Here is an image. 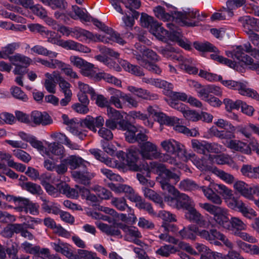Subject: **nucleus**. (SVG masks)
<instances>
[{
  "label": "nucleus",
  "mask_w": 259,
  "mask_h": 259,
  "mask_svg": "<svg viewBox=\"0 0 259 259\" xmlns=\"http://www.w3.org/2000/svg\"><path fill=\"white\" fill-rule=\"evenodd\" d=\"M230 249L234 247L233 243L222 233L216 230L211 229V244L221 246L222 243Z\"/></svg>",
  "instance_id": "ddd939ff"
},
{
  "label": "nucleus",
  "mask_w": 259,
  "mask_h": 259,
  "mask_svg": "<svg viewBox=\"0 0 259 259\" xmlns=\"http://www.w3.org/2000/svg\"><path fill=\"white\" fill-rule=\"evenodd\" d=\"M247 0H227L226 2V8H223L224 12L228 13L230 16L233 15V10L240 8L246 3Z\"/></svg>",
  "instance_id": "72a5a7b5"
},
{
  "label": "nucleus",
  "mask_w": 259,
  "mask_h": 259,
  "mask_svg": "<svg viewBox=\"0 0 259 259\" xmlns=\"http://www.w3.org/2000/svg\"><path fill=\"white\" fill-rule=\"evenodd\" d=\"M11 93L13 96L23 102H26L28 100L27 95L18 87H13L11 89Z\"/></svg>",
  "instance_id": "774afa93"
},
{
  "label": "nucleus",
  "mask_w": 259,
  "mask_h": 259,
  "mask_svg": "<svg viewBox=\"0 0 259 259\" xmlns=\"http://www.w3.org/2000/svg\"><path fill=\"white\" fill-rule=\"evenodd\" d=\"M211 162L221 165L227 164L233 169H238V166L233 159L229 155L225 154H211Z\"/></svg>",
  "instance_id": "f3484780"
},
{
  "label": "nucleus",
  "mask_w": 259,
  "mask_h": 259,
  "mask_svg": "<svg viewBox=\"0 0 259 259\" xmlns=\"http://www.w3.org/2000/svg\"><path fill=\"white\" fill-rule=\"evenodd\" d=\"M70 35L81 41L89 40L102 41L105 43L109 42L105 36H102L97 34L94 35L92 32L80 27H75L71 30Z\"/></svg>",
  "instance_id": "20e7f679"
},
{
  "label": "nucleus",
  "mask_w": 259,
  "mask_h": 259,
  "mask_svg": "<svg viewBox=\"0 0 259 259\" xmlns=\"http://www.w3.org/2000/svg\"><path fill=\"white\" fill-rule=\"evenodd\" d=\"M94 65L89 62L85 63V65L80 70L81 74L95 81H99L102 79V72L97 73L95 70Z\"/></svg>",
  "instance_id": "aec40b11"
},
{
  "label": "nucleus",
  "mask_w": 259,
  "mask_h": 259,
  "mask_svg": "<svg viewBox=\"0 0 259 259\" xmlns=\"http://www.w3.org/2000/svg\"><path fill=\"white\" fill-rule=\"evenodd\" d=\"M119 130L126 131L124 135L127 142L131 143H135L136 133L138 132V128L135 126L127 122Z\"/></svg>",
  "instance_id": "cd10ccee"
},
{
  "label": "nucleus",
  "mask_w": 259,
  "mask_h": 259,
  "mask_svg": "<svg viewBox=\"0 0 259 259\" xmlns=\"http://www.w3.org/2000/svg\"><path fill=\"white\" fill-rule=\"evenodd\" d=\"M152 168H156L157 172H159V178L158 179L160 186L163 190L167 191L168 193L174 196H178L179 209L184 208L188 210L193 206L191 200L185 194H180V192L175 187L169 183V180L172 179L175 184L177 183L180 180V174L175 173L166 168L165 165L162 163L152 162L151 163Z\"/></svg>",
  "instance_id": "f257e3e1"
},
{
  "label": "nucleus",
  "mask_w": 259,
  "mask_h": 259,
  "mask_svg": "<svg viewBox=\"0 0 259 259\" xmlns=\"http://www.w3.org/2000/svg\"><path fill=\"white\" fill-rule=\"evenodd\" d=\"M258 166L253 167L248 164H244L241 168V172L243 176L249 178L256 179Z\"/></svg>",
  "instance_id": "de8ad7c7"
},
{
  "label": "nucleus",
  "mask_w": 259,
  "mask_h": 259,
  "mask_svg": "<svg viewBox=\"0 0 259 259\" xmlns=\"http://www.w3.org/2000/svg\"><path fill=\"white\" fill-rule=\"evenodd\" d=\"M176 15L177 18L180 19L184 24L188 26H194V25L192 22H187V20H191L197 18L198 20H202L199 17L198 11H190L189 9L188 11H185L184 12H178Z\"/></svg>",
  "instance_id": "4be33fe9"
},
{
  "label": "nucleus",
  "mask_w": 259,
  "mask_h": 259,
  "mask_svg": "<svg viewBox=\"0 0 259 259\" xmlns=\"http://www.w3.org/2000/svg\"><path fill=\"white\" fill-rule=\"evenodd\" d=\"M31 120L35 125H47L51 124L53 120L50 116L46 112L34 111L31 113Z\"/></svg>",
  "instance_id": "dca6fc26"
},
{
  "label": "nucleus",
  "mask_w": 259,
  "mask_h": 259,
  "mask_svg": "<svg viewBox=\"0 0 259 259\" xmlns=\"http://www.w3.org/2000/svg\"><path fill=\"white\" fill-rule=\"evenodd\" d=\"M20 47V45L17 42H13L7 45L2 48L0 51V58L7 59L10 57V55L14 53L15 51Z\"/></svg>",
  "instance_id": "a18cd8bd"
},
{
  "label": "nucleus",
  "mask_w": 259,
  "mask_h": 259,
  "mask_svg": "<svg viewBox=\"0 0 259 259\" xmlns=\"http://www.w3.org/2000/svg\"><path fill=\"white\" fill-rule=\"evenodd\" d=\"M238 21L241 24L244 31L247 34L255 31H259V19L250 16L240 17Z\"/></svg>",
  "instance_id": "0eeeda50"
},
{
  "label": "nucleus",
  "mask_w": 259,
  "mask_h": 259,
  "mask_svg": "<svg viewBox=\"0 0 259 259\" xmlns=\"http://www.w3.org/2000/svg\"><path fill=\"white\" fill-rule=\"evenodd\" d=\"M119 64L126 71L135 75L141 76L144 75L142 69L139 66L133 65L128 61L122 59L119 60Z\"/></svg>",
  "instance_id": "a878e982"
},
{
  "label": "nucleus",
  "mask_w": 259,
  "mask_h": 259,
  "mask_svg": "<svg viewBox=\"0 0 259 259\" xmlns=\"http://www.w3.org/2000/svg\"><path fill=\"white\" fill-rule=\"evenodd\" d=\"M211 226L223 228L226 230L229 220L228 211L227 209L212 206L211 205Z\"/></svg>",
  "instance_id": "39448f33"
},
{
  "label": "nucleus",
  "mask_w": 259,
  "mask_h": 259,
  "mask_svg": "<svg viewBox=\"0 0 259 259\" xmlns=\"http://www.w3.org/2000/svg\"><path fill=\"white\" fill-rule=\"evenodd\" d=\"M255 128H258L253 124L249 123L245 126H240L238 128V132L242 134L246 138H250L252 135V131L256 134V130Z\"/></svg>",
  "instance_id": "052dcab7"
},
{
  "label": "nucleus",
  "mask_w": 259,
  "mask_h": 259,
  "mask_svg": "<svg viewBox=\"0 0 259 259\" xmlns=\"http://www.w3.org/2000/svg\"><path fill=\"white\" fill-rule=\"evenodd\" d=\"M211 192L221 195L225 198L226 196L233 195L232 191L227 186L222 184H216L211 182Z\"/></svg>",
  "instance_id": "e433bc0d"
},
{
  "label": "nucleus",
  "mask_w": 259,
  "mask_h": 259,
  "mask_svg": "<svg viewBox=\"0 0 259 259\" xmlns=\"http://www.w3.org/2000/svg\"><path fill=\"white\" fill-rule=\"evenodd\" d=\"M191 147L195 152L203 154L208 160H210V144L208 142L192 139Z\"/></svg>",
  "instance_id": "9d476101"
},
{
  "label": "nucleus",
  "mask_w": 259,
  "mask_h": 259,
  "mask_svg": "<svg viewBox=\"0 0 259 259\" xmlns=\"http://www.w3.org/2000/svg\"><path fill=\"white\" fill-rule=\"evenodd\" d=\"M140 151L136 149H130L128 152L126 154V161L130 169L134 171H141L144 170L147 172V176L150 177V167L147 163L143 164L142 165H138L136 163L139 158V155ZM153 162H151L150 164ZM151 170H155L156 172V168H152L151 165H150Z\"/></svg>",
  "instance_id": "7ed1b4c3"
},
{
  "label": "nucleus",
  "mask_w": 259,
  "mask_h": 259,
  "mask_svg": "<svg viewBox=\"0 0 259 259\" xmlns=\"http://www.w3.org/2000/svg\"><path fill=\"white\" fill-rule=\"evenodd\" d=\"M94 190L98 197L102 199H109L112 196V193L109 190L101 186H95Z\"/></svg>",
  "instance_id": "0e129e2a"
},
{
  "label": "nucleus",
  "mask_w": 259,
  "mask_h": 259,
  "mask_svg": "<svg viewBox=\"0 0 259 259\" xmlns=\"http://www.w3.org/2000/svg\"><path fill=\"white\" fill-rule=\"evenodd\" d=\"M158 151L156 145L149 141L142 143L140 146V154L145 159H155Z\"/></svg>",
  "instance_id": "6e6552de"
},
{
  "label": "nucleus",
  "mask_w": 259,
  "mask_h": 259,
  "mask_svg": "<svg viewBox=\"0 0 259 259\" xmlns=\"http://www.w3.org/2000/svg\"><path fill=\"white\" fill-rule=\"evenodd\" d=\"M41 199L42 201L41 204V208L46 212L48 213H53L57 215L60 212L59 205L57 204L48 200L47 199L41 197Z\"/></svg>",
  "instance_id": "f704fd0d"
},
{
  "label": "nucleus",
  "mask_w": 259,
  "mask_h": 259,
  "mask_svg": "<svg viewBox=\"0 0 259 259\" xmlns=\"http://www.w3.org/2000/svg\"><path fill=\"white\" fill-rule=\"evenodd\" d=\"M31 51L37 54L48 56L51 58L56 57L58 53L48 50L47 48L40 45H36L31 49Z\"/></svg>",
  "instance_id": "09e8293b"
},
{
  "label": "nucleus",
  "mask_w": 259,
  "mask_h": 259,
  "mask_svg": "<svg viewBox=\"0 0 259 259\" xmlns=\"http://www.w3.org/2000/svg\"><path fill=\"white\" fill-rule=\"evenodd\" d=\"M63 161L66 162V164H67L71 169H75L79 167L86 168L90 165L89 162L76 156H71L64 159Z\"/></svg>",
  "instance_id": "b1692460"
},
{
  "label": "nucleus",
  "mask_w": 259,
  "mask_h": 259,
  "mask_svg": "<svg viewBox=\"0 0 259 259\" xmlns=\"http://www.w3.org/2000/svg\"><path fill=\"white\" fill-rule=\"evenodd\" d=\"M23 188L33 195L40 194L42 191L39 185L30 182L24 183Z\"/></svg>",
  "instance_id": "bf43d9fd"
},
{
  "label": "nucleus",
  "mask_w": 259,
  "mask_h": 259,
  "mask_svg": "<svg viewBox=\"0 0 259 259\" xmlns=\"http://www.w3.org/2000/svg\"><path fill=\"white\" fill-rule=\"evenodd\" d=\"M161 53L166 58H170L173 60H177L184 63L187 58L182 56L181 54H175L168 49H162L160 50Z\"/></svg>",
  "instance_id": "864d4df0"
},
{
  "label": "nucleus",
  "mask_w": 259,
  "mask_h": 259,
  "mask_svg": "<svg viewBox=\"0 0 259 259\" xmlns=\"http://www.w3.org/2000/svg\"><path fill=\"white\" fill-rule=\"evenodd\" d=\"M127 90L137 97L144 100H156L158 99V95L151 93L147 90L141 88H137L133 85H129Z\"/></svg>",
  "instance_id": "2eb2a0df"
},
{
  "label": "nucleus",
  "mask_w": 259,
  "mask_h": 259,
  "mask_svg": "<svg viewBox=\"0 0 259 259\" xmlns=\"http://www.w3.org/2000/svg\"><path fill=\"white\" fill-rule=\"evenodd\" d=\"M224 104L225 105L226 110L230 112L233 109H238L242 104V101L237 100L234 101L232 100L226 98L224 100Z\"/></svg>",
  "instance_id": "e2e57ef3"
},
{
  "label": "nucleus",
  "mask_w": 259,
  "mask_h": 259,
  "mask_svg": "<svg viewBox=\"0 0 259 259\" xmlns=\"http://www.w3.org/2000/svg\"><path fill=\"white\" fill-rule=\"evenodd\" d=\"M236 210L241 212L244 217L249 219L256 216V212L242 200L238 202Z\"/></svg>",
  "instance_id": "2f4dec72"
},
{
  "label": "nucleus",
  "mask_w": 259,
  "mask_h": 259,
  "mask_svg": "<svg viewBox=\"0 0 259 259\" xmlns=\"http://www.w3.org/2000/svg\"><path fill=\"white\" fill-rule=\"evenodd\" d=\"M151 32L159 39L161 40H164L168 36V31L161 27L158 22L157 25H155V27H153Z\"/></svg>",
  "instance_id": "49530a36"
},
{
  "label": "nucleus",
  "mask_w": 259,
  "mask_h": 259,
  "mask_svg": "<svg viewBox=\"0 0 259 259\" xmlns=\"http://www.w3.org/2000/svg\"><path fill=\"white\" fill-rule=\"evenodd\" d=\"M153 11L155 16L163 21H169L174 19V17L168 13H166L164 8L158 6L154 8Z\"/></svg>",
  "instance_id": "c03bdc74"
},
{
  "label": "nucleus",
  "mask_w": 259,
  "mask_h": 259,
  "mask_svg": "<svg viewBox=\"0 0 259 259\" xmlns=\"http://www.w3.org/2000/svg\"><path fill=\"white\" fill-rule=\"evenodd\" d=\"M194 48L201 52L202 55L205 53L210 52V44L208 42L195 41L193 43Z\"/></svg>",
  "instance_id": "69168bd1"
},
{
  "label": "nucleus",
  "mask_w": 259,
  "mask_h": 259,
  "mask_svg": "<svg viewBox=\"0 0 259 259\" xmlns=\"http://www.w3.org/2000/svg\"><path fill=\"white\" fill-rule=\"evenodd\" d=\"M160 146L166 153L175 154L183 152L186 153L184 146L180 142L170 139L161 142Z\"/></svg>",
  "instance_id": "423d86ee"
},
{
  "label": "nucleus",
  "mask_w": 259,
  "mask_h": 259,
  "mask_svg": "<svg viewBox=\"0 0 259 259\" xmlns=\"http://www.w3.org/2000/svg\"><path fill=\"white\" fill-rule=\"evenodd\" d=\"M51 137L54 139L58 141L60 143L66 145L70 149H76L77 145L72 143L67 136L61 133H54L51 135Z\"/></svg>",
  "instance_id": "79ce46f5"
},
{
  "label": "nucleus",
  "mask_w": 259,
  "mask_h": 259,
  "mask_svg": "<svg viewBox=\"0 0 259 259\" xmlns=\"http://www.w3.org/2000/svg\"><path fill=\"white\" fill-rule=\"evenodd\" d=\"M249 186L243 181L237 180L233 183L234 189L246 198L249 196Z\"/></svg>",
  "instance_id": "4c0bfd02"
},
{
  "label": "nucleus",
  "mask_w": 259,
  "mask_h": 259,
  "mask_svg": "<svg viewBox=\"0 0 259 259\" xmlns=\"http://www.w3.org/2000/svg\"><path fill=\"white\" fill-rule=\"evenodd\" d=\"M120 229L125 234L126 240H132L135 238H142V236L138 229L134 226H128L125 224H121Z\"/></svg>",
  "instance_id": "bb28decb"
},
{
  "label": "nucleus",
  "mask_w": 259,
  "mask_h": 259,
  "mask_svg": "<svg viewBox=\"0 0 259 259\" xmlns=\"http://www.w3.org/2000/svg\"><path fill=\"white\" fill-rule=\"evenodd\" d=\"M91 21H92L93 24L97 26L98 28L100 29L103 31L105 32L108 34H109L111 37V39L116 42L123 45L125 44V41L120 36V35L114 31L112 29L109 28L104 23L99 21L97 19L92 18L91 17Z\"/></svg>",
  "instance_id": "4468645a"
},
{
  "label": "nucleus",
  "mask_w": 259,
  "mask_h": 259,
  "mask_svg": "<svg viewBox=\"0 0 259 259\" xmlns=\"http://www.w3.org/2000/svg\"><path fill=\"white\" fill-rule=\"evenodd\" d=\"M72 176L76 181L84 185H89L90 181L95 177V174L84 169L82 171L74 170L71 172Z\"/></svg>",
  "instance_id": "a211bd4d"
},
{
  "label": "nucleus",
  "mask_w": 259,
  "mask_h": 259,
  "mask_svg": "<svg viewBox=\"0 0 259 259\" xmlns=\"http://www.w3.org/2000/svg\"><path fill=\"white\" fill-rule=\"evenodd\" d=\"M107 114L109 116V118L119 122V129L128 122L123 119V116L119 111L116 110L111 107H108L107 109Z\"/></svg>",
  "instance_id": "ea45409f"
},
{
  "label": "nucleus",
  "mask_w": 259,
  "mask_h": 259,
  "mask_svg": "<svg viewBox=\"0 0 259 259\" xmlns=\"http://www.w3.org/2000/svg\"><path fill=\"white\" fill-rule=\"evenodd\" d=\"M54 76L58 82L60 92L63 93L64 95H72L70 90L71 84L60 75H57V76L54 75Z\"/></svg>",
  "instance_id": "58836bf2"
},
{
  "label": "nucleus",
  "mask_w": 259,
  "mask_h": 259,
  "mask_svg": "<svg viewBox=\"0 0 259 259\" xmlns=\"http://www.w3.org/2000/svg\"><path fill=\"white\" fill-rule=\"evenodd\" d=\"M166 26L171 30H172L171 32L168 33V36L167 38L172 41L177 42L182 38V32L179 29H177V27L175 25L172 23H168L166 24Z\"/></svg>",
  "instance_id": "3c124183"
},
{
  "label": "nucleus",
  "mask_w": 259,
  "mask_h": 259,
  "mask_svg": "<svg viewBox=\"0 0 259 259\" xmlns=\"http://www.w3.org/2000/svg\"><path fill=\"white\" fill-rule=\"evenodd\" d=\"M60 193H62L69 198H78L77 189L71 188L68 185L65 183H62L58 186Z\"/></svg>",
  "instance_id": "a19ab883"
},
{
  "label": "nucleus",
  "mask_w": 259,
  "mask_h": 259,
  "mask_svg": "<svg viewBox=\"0 0 259 259\" xmlns=\"http://www.w3.org/2000/svg\"><path fill=\"white\" fill-rule=\"evenodd\" d=\"M51 245L56 252L62 253L67 258L70 259V256H72L71 255L72 250L68 244L59 241L58 243H51Z\"/></svg>",
  "instance_id": "c756f323"
},
{
  "label": "nucleus",
  "mask_w": 259,
  "mask_h": 259,
  "mask_svg": "<svg viewBox=\"0 0 259 259\" xmlns=\"http://www.w3.org/2000/svg\"><path fill=\"white\" fill-rule=\"evenodd\" d=\"M130 200L132 201L136 202V206L139 209H144L150 214L154 213V210L151 203L146 202L138 194L135 193L134 195L130 197Z\"/></svg>",
  "instance_id": "5701e85b"
},
{
  "label": "nucleus",
  "mask_w": 259,
  "mask_h": 259,
  "mask_svg": "<svg viewBox=\"0 0 259 259\" xmlns=\"http://www.w3.org/2000/svg\"><path fill=\"white\" fill-rule=\"evenodd\" d=\"M169 154V153H162L160 151H158L155 159H159L161 162H167L172 165H178V162L176 158L172 157Z\"/></svg>",
  "instance_id": "680f3d73"
},
{
  "label": "nucleus",
  "mask_w": 259,
  "mask_h": 259,
  "mask_svg": "<svg viewBox=\"0 0 259 259\" xmlns=\"http://www.w3.org/2000/svg\"><path fill=\"white\" fill-rule=\"evenodd\" d=\"M108 91L111 95L109 99L110 105L112 104L118 109H122L123 105L120 99L124 100V93L112 88H109Z\"/></svg>",
  "instance_id": "6ab92c4d"
},
{
  "label": "nucleus",
  "mask_w": 259,
  "mask_h": 259,
  "mask_svg": "<svg viewBox=\"0 0 259 259\" xmlns=\"http://www.w3.org/2000/svg\"><path fill=\"white\" fill-rule=\"evenodd\" d=\"M247 82H239L237 88L239 93L243 96H246L259 100V95L257 92L252 89H249L247 84Z\"/></svg>",
  "instance_id": "473e14b6"
},
{
  "label": "nucleus",
  "mask_w": 259,
  "mask_h": 259,
  "mask_svg": "<svg viewBox=\"0 0 259 259\" xmlns=\"http://www.w3.org/2000/svg\"><path fill=\"white\" fill-rule=\"evenodd\" d=\"M48 148L49 151H46V154L48 156L50 155V152L58 156L62 155L64 153V147L59 143L53 142L49 144Z\"/></svg>",
  "instance_id": "603ef678"
},
{
  "label": "nucleus",
  "mask_w": 259,
  "mask_h": 259,
  "mask_svg": "<svg viewBox=\"0 0 259 259\" xmlns=\"http://www.w3.org/2000/svg\"><path fill=\"white\" fill-rule=\"evenodd\" d=\"M9 60L14 65H21L28 66L31 62V59L19 54L10 56Z\"/></svg>",
  "instance_id": "37998d69"
},
{
  "label": "nucleus",
  "mask_w": 259,
  "mask_h": 259,
  "mask_svg": "<svg viewBox=\"0 0 259 259\" xmlns=\"http://www.w3.org/2000/svg\"><path fill=\"white\" fill-rule=\"evenodd\" d=\"M70 259H101L97 256L96 252L84 249H77V253L72 251Z\"/></svg>",
  "instance_id": "c9c22d12"
},
{
  "label": "nucleus",
  "mask_w": 259,
  "mask_h": 259,
  "mask_svg": "<svg viewBox=\"0 0 259 259\" xmlns=\"http://www.w3.org/2000/svg\"><path fill=\"white\" fill-rule=\"evenodd\" d=\"M142 80L143 82L153 85L157 88H162L164 90H170L173 89L174 87L173 84L171 83L159 79L143 77Z\"/></svg>",
  "instance_id": "c85d7f7f"
},
{
  "label": "nucleus",
  "mask_w": 259,
  "mask_h": 259,
  "mask_svg": "<svg viewBox=\"0 0 259 259\" xmlns=\"http://www.w3.org/2000/svg\"><path fill=\"white\" fill-rule=\"evenodd\" d=\"M247 225L238 217H233L229 219L226 230L235 235L237 232L246 230Z\"/></svg>",
  "instance_id": "9b49d317"
},
{
  "label": "nucleus",
  "mask_w": 259,
  "mask_h": 259,
  "mask_svg": "<svg viewBox=\"0 0 259 259\" xmlns=\"http://www.w3.org/2000/svg\"><path fill=\"white\" fill-rule=\"evenodd\" d=\"M211 173H213L228 184H232L235 181V178L232 175L227 173L216 167L211 166Z\"/></svg>",
  "instance_id": "7c9ffc66"
},
{
  "label": "nucleus",
  "mask_w": 259,
  "mask_h": 259,
  "mask_svg": "<svg viewBox=\"0 0 259 259\" xmlns=\"http://www.w3.org/2000/svg\"><path fill=\"white\" fill-rule=\"evenodd\" d=\"M185 213V217L190 221H192L200 227L207 228L209 225V221L203 219V217L194 207L192 206Z\"/></svg>",
  "instance_id": "1a4fd4ad"
},
{
  "label": "nucleus",
  "mask_w": 259,
  "mask_h": 259,
  "mask_svg": "<svg viewBox=\"0 0 259 259\" xmlns=\"http://www.w3.org/2000/svg\"><path fill=\"white\" fill-rule=\"evenodd\" d=\"M179 188L183 191H193L199 188L198 185L190 179L184 180L180 183Z\"/></svg>",
  "instance_id": "8fccbe9b"
},
{
  "label": "nucleus",
  "mask_w": 259,
  "mask_h": 259,
  "mask_svg": "<svg viewBox=\"0 0 259 259\" xmlns=\"http://www.w3.org/2000/svg\"><path fill=\"white\" fill-rule=\"evenodd\" d=\"M193 62V60L192 58H187L184 63L180 64V67L189 74H196L198 73V69L192 65Z\"/></svg>",
  "instance_id": "13d9d810"
},
{
  "label": "nucleus",
  "mask_w": 259,
  "mask_h": 259,
  "mask_svg": "<svg viewBox=\"0 0 259 259\" xmlns=\"http://www.w3.org/2000/svg\"><path fill=\"white\" fill-rule=\"evenodd\" d=\"M122 223H114L112 225H109L104 223L100 225V229L108 235L117 236L122 237L120 231L119 226Z\"/></svg>",
  "instance_id": "393cba45"
},
{
  "label": "nucleus",
  "mask_w": 259,
  "mask_h": 259,
  "mask_svg": "<svg viewBox=\"0 0 259 259\" xmlns=\"http://www.w3.org/2000/svg\"><path fill=\"white\" fill-rule=\"evenodd\" d=\"M234 131L227 130L226 131H219L215 127H211V134L221 139L232 140L235 138Z\"/></svg>",
  "instance_id": "5fc2aeb1"
},
{
  "label": "nucleus",
  "mask_w": 259,
  "mask_h": 259,
  "mask_svg": "<svg viewBox=\"0 0 259 259\" xmlns=\"http://www.w3.org/2000/svg\"><path fill=\"white\" fill-rule=\"evenodd\" d=\"M55 32L46 29L45 32L44 33L42 36L47 38L48 42L56 44L66 49L72 50L84 53H89L91 51V50L88 47L72 40H58L55 37Z\"/></svg>",
  "instance_id": "f03ea898"
},
{
  "label": "nucleus",
  "mask_w": 259,
  "mask_h": 259,
  "mask_svg": "<svg viewBox=\"0 0 259 259\" xmlns=\"http://www.w3.org/2000/svg\"><path fill=\"white\" fill-rule=\"evenodd\" d=\"M134 57L140 65L149 71L155 74H159L161 72L160 69L157 65L150 62L146 59H143L137 52H134Z\"/></svg>",
  "instance_id": "412c9836"
},
{
  "label": "nucleus",
  "mask_w": 259,
  "mask_h": 259,
  "mask_svg": "<svg viewBox=\"0 0 259 259\" xmlns=\"http://www.w3.org/2000/svg\"><path fill=\"white\" fill-rule=\"evenodd\" d=\"M175 247L171 245H165L161 246L156 251V253L163 257H168L170 254L177 252Z\"/></svg>",
  "instance_id": "4d7b16f0"
},
{
  "label": "nucleus",
  "mask_w": 259,
  "mask_h": 259,
  "mask_svg": "<svg viewBox=\"0 0 259 259\" xmlns=\"http://www.w3.org/2000/svg\"><path fill=\"white\" fill-rule=\"evenodd\" d=\"M104 122V119L102 116L94 118L92 116L88 115L85 118L80 121L82 126L85 127L94 132H96V127L102 126Z\"/></svg>",
  "instance_id": "f8f14e48"
},
{
  "label": "nucleus",
  "mask_w": 259,
  "mask_h": 259,
  "mask_svg": "<svg viewBox=\"0 0 259 259\" xmlns=\"http://www.w3.org/2000/svg\"><path fill=\"white\" fill-rule=\"evenodd\" d=\"M141 23L143 27L150 28L151 31L153 27H155V25H157V21L154 20L153 17L146 14L142 13L141 17Z\"/></svg>",
  "instance_id": "6e6d98bb"
},
{
  "label": "nucleus",
  "mask_w": 259,
  "mask_h": 259,
  "mask_svg": "<svg viewBox=\"0 0 259 259\" xmlns=\"http://www.w3.org/2000/svg\"><path fill=\"white\" fill-rule=\"evenodd\" d=\"M111 203L120 211H123L126 208H128V209L130 208L128 207L125 199L122 197L113 198L112 199Z\"/></svg>",
  "instance_id": "338daca9"
}]
</instances>
